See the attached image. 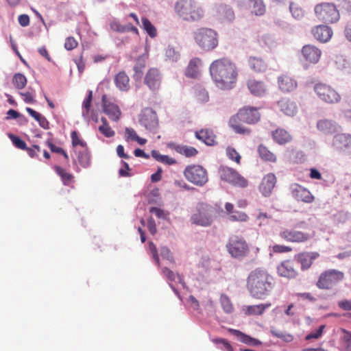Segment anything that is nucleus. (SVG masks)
<instances>
[{"label":"nucleus","mask_w":351,"mask_h":351,"mask_svg":"<svg viewBox=\"0 0 351 351\" xmlns=\"http://www.w3.org/2000/svg\"><path fill=\"white\" fill-rule=\"evenodd\" d=\"M313 89L317 97L324 103L333 104L341 101V95L330 85L317 83Z\"/></svg>","instance_id":"nucleus-8"},{"label":"nucleus","mask_w":351,"mask_h":351,"mask_svg":"<svg viewBox=\"0 0 351 351\" xmlns=\"http://www.w3.org/2000/svg\"><path fill=\"white\" fill-rule=\"evenodd\" d=\"M228 252L234 258H241L245 256L248 250V246L245 241L242 238L234 236L230 238L226 245Z\"/></svg>","instance_id":"nucleus-13"},{"label":"nucleus","mask_w":351,"mask_h":351,"mask_svg":"<svg viewBox=\"0 0 351 351\" xmlns=\"http://www.w3.org/2000/svg\"><path fill=\"white\" fill-rule=\"evenodd\" d=\"M12 82L16 88L22 89L27 84V78L23 74L18 73L14 74Z\"/></svg>","instance_id":"nucleus-49"},{"label":"nucleus","mask_w":351,"mask_h":351,"mask_svg":"<svg viewBox=\"0 0 351 351\" xmlns=\"http://www.w3.org/2000/svg\"><path fill=\"white\" fill-rule=\"evenodd\" d=\"M110 26L111 29L119 33H125L127 32L128 30V28L125 27V25H122L121 24H120L119 22L117 21H112L110 23Z\"/></svg>","instance_id":"nucleus-59"},{"label":"nucleus","mask_w":351,"mask_h":351,"mask_svg":"<svg viewBox=\"0 0 351 351\" xmlns=\"http://www.w3.org/2000/svg\"><path fill=\"white\" fill-rule=\"evenodd\" d=\"M271 136L274 141L279 145H285L292 139L289 132L282 128H278L272 132Z\"/></svg>","instance_id":"nucleus-31"},{"label":"nucleus","mask_w":351,"mask_h":351,"mask_svg":"<svg viewBox=\"0 0 351 351\" xmlns=\"http://www.w3.org/2000/svg\"><path fill=\"white\" fill-rule=\"evenodd\" d=\"M71 137L72 139V145L73 147H75L77 145H80L82 147H86V143L79 138L78 133L77 131H72L71 134Z\"/></svg>","instance_id":"nucleus-56"},{"label":"nucleus","mask_w":351,"mask_h":351,"mask_svg":"<svg viewBox=\"0 0 351 351\" xmlns=\"http://www.w3.org/2000/svg\"><path fill=\"white\" fill-rule=\"evenodd\" d=\"M166 58L171 62H177L180 57V51L175 47L169 45L165 51Z\"/></svg>","instance_id":"nucleus-48"},{"label":"nucleus","mask_w":351,"mask_h":351,"mask_svg":"<svg viewBox=\"0 0 351 351\" xmlns=\"http://www.w3.org/2000/svg\"><path fill=\"white\" fill-rule=\"evenodd\" d=\"M247 85L250 93L254 96L261 97L265 92V86L262 82L251 79L247 81Z\"/></svg>","instance_id":"nucleus-32"},{"label":"nucleus","mask_w":351,"mask_h":351,"mask_svg":"<svg viewBox=\"0 0 351 351\" xmlns=\"http://www.w3.org/2000/svg\"><path fill=\"white\" fill-rule=\"evenodd\" d=\"M141 23V27L151 38H155L156 36V29L148 19L142 17Z\"/></svg>","instance_id":"nucleus-41"},{"label":"nucleus","mask_w":351,"mask_h":351,"mask_svg":"<svg viewBox=\"0 0 351 351\" xmlns=\"http://www.w3.org/2000/svg\"><path fill=\"white\" fill-rule=\"evenodd\" d=\"M220 178L235 186L245 188L247 186V181L236 170L228 167H221L219 170Z\"/></svg>","instance_id":"nucleus-11"},{"label":"nucleus","mask_w":351,"mask_h":351,"mask_svg":"<svg viewBox=\"0 0 351 351\" xmlns=\"http://www.w3.org/2000/svg\"><path fill=\"white\" fill-rule=\"evenodd\" d=\"M270 332L273 336L282 339L285 342H291L293 339V337L291 334L283 332L274 327H271Z\"/></svg>","instance_id":"nucleus-46"},{"label":"nucleus","mask_w":351,"mask_h":351,"mask_svg":"<svg viewBox=\"0 0 351 351\" xmlns=\"http://www.w3.org/2000/svg\"><path fill=\"white\" fill-rule=\"evenodd\" d=\"M226 154L230 160L235 161L237 163H240L241 156L234 148L228 147L226 149Z\"/></svg>","instance_id":"nucleus-55"},{"label":"nucleus","mask_w":351,"mask_h":351,"mask_svg":"<svg viewBox=\"0 0 351 351\" xmlns=\"http://www.w3.org/2000/svg\"><path fill=\"white\" fill-rule=\"evenodd\" d=\"M184 175L188 181L198 186H204L208 180L207 171L198 165L187 166Z\"/></svg>","instance_id":"nucleus-9"},{"label":"nucleus","mask_w":351,"mask_h":351,"mask_svg":"<svg viewBox=\"0 0 351 351\" xmlns=\"http://www.w3.org/2000/svg\"><path fill=\"white\" fill-rule=\"evenodd\" d=\"M261 114L254 107H247L241 109L239 112L230 120V126L234 130L241 134H249L250 130L237 124V120L248 124H254L260 120Z\"/></svg>","instance_id":"nucleus-4"},{"label":"nucleus","mask_w":351,"mask_h":351,"mask_svg":"<svg viewBox=\"0 0 351 351\" xmlns=\"http://www.w3.org/2000/svg\"><path fill=\"white\" fill-rule=\"evenodd\" d=\"M229 218L231 221H245L248 217L243 212L234 211L230 215Z\"/></svg>","instance_id":"nucleus-57"},{"label":"nucleus","mask_w":351,"mask_h":351,"mask_svg":"<svg viewBox=\"0 0 351 351\" xmlns=\"http://www.w3.org/2000/svg\"><path fill=\"white\" fill-rule=\"evenodd\" d=\"M339 128V125L331 119H323L317 122V130L324 134H332L338 131Z\"/></svg>","instance_id":"nucleus-24"},{"label":"nucleus","mask_w":351,"mask_h":351,"mask_svg":"<svg viewBox=\"0 0 351 351\" xmlns=\"http://www.w3.org/2000/svg\"><path fill=\"white\" fill-rule=\"evenodd\" d=\"M93 100V91L89 90L87 95L82 102V109L90 110L91 103Z\"/></svg>","instance_id":"nucleus-64"},{"label":"nucleus","mask_w":351,"mask_h":351,"mask_svg":"<svg viewBox=\"0 0 351 351\" xmlns=\"http://www.w3.org/2000/svg\"><path fill=\"white\" fill-rule=\"evenodd\" d=\"M276 183V177L274 173H268L264 176L260 185V191L265 197L271 195Z\"/></svg>","instance_id":"nucleus-20"},{"label":"nucleus","mask_w":351,"mask_h":351,"mask_svg":"<svg viewBox=\"0 0 351 351\" xmlns=\"http://www.w3.org/2000/svg\"><path fill=\"white\" fill-rule=\"evenodd\" d=\"M194 40L198 47L205 51H210L218 45V34L210 28L197 29L194 32Z\"/></svg>","instance_id":"nucleus-5"},{"label":"nucleus","mask_w":351,"mask_h":351,"mask_svg":"<svg viewBox=\"0 0 351 351\" xmlns=\"http://www.w3.org/2000/svg\"><path fill=\"white\" fill-rule=\"evenodd\" d=\"M228 331L232 335L235 336L238 341L251 346H258L262 342L239 330L233 328H228Z\"/></svg>","instance_id":"nucleus-23"},{"label":"nucleus","mask_w":351,"mask_h":351,"mask_svg":"<svg viewBox=\"0 0 351 351\" xmlns=\"http://www.w3.org/2000/svg\"><path fill=\"white\" fill-rule=\"evenodd\" d=\"M258 152L260 157L266 161L276 162V156L274 154L271 152L267 147L263 145H260L258 147Z\"/></svg>","instance_id":"nucleus-38"},{"label":"nucleus","mask_w":351,"mask_h":351,"mask_svg":"<svg viewBox=\"0 0 351 351\" xmlns=\"http://www.w3.org/2000/svg\"><path fill=\"white\" fill-rule=\"evenodd\" d=\"M77 160L83 168H88L90 165V154L87 150L79 151L77 152Z\"/></svg>","instance_id":"nucleus-39"},{"label":"nucleus","mask_w":351,"mask_h":351,"mask_svg":"<svg viewBox=\"0 0 351 351\" xmlns=\"http://www.w3.org/2000/svg\"><path fill=\"white\" fill-rule=\"evenodd\" d=\"M250 6L252 8V12L257 16H261L265 12V6L262 0H249Z\"/></svg>","instance_id":"nucleus-42"},{"label":"nucleus","mask_w":351,"mask_h":351,"mask_svg":"<svg viewBox=\"0 0 351 351\" xmlns=\"http://www.w3.org/2000/svg\"><path fill=\"white\" fill-rule=\"evenodd\" d=\"M291 160L294 163H302L306 160L304 153L301 150H293L290 156Z\"/></svg>","instance_id":"nucleus-53"},{"label":"nucleus","mask_w":351,"mask_h":351,"mask_svg":"<svg viewBox=\"0 0 351 351\" xmlns=\"http://www.w3.org/2000/svg\"><path fill=\"white\" fill-rule=\"evenodd\" d=\"M270 332L273 336L282 339L285 342H291L293 339V337L291 334L283 332L274 327H271Z\"/></svg>","instance_id":"nucleus-45"},{"label":"nucleus","mask_w":351,"mask_h":351,"mask_svg":"<svg viewBox=\"0 0 351 351\" xmlns=\"http://www.w3.org/2000/svg\"><path fill=\"white\" fill-rule=\"evenodd\" d=\"M270 332L273 336L282 339L285 342H291L293 339V337L291 334L283 332L274 327H271Z\"/></svg>","instance_id":"nucleus-47"},{"label":"nucleus","mask_w":351,"mask_h":351,"mask_svg":"<svg viewBox=\"0 0 351 351\" xmlns=\"http://www.w3.org/2000/svg\"><path fill=\"white\" fill-rule=\"evenodd\" d=\"M213 208L205 203H199L196 206L195 213L191 217L193 223L203 227L210 226L213 222Z\"/></svg>","instance_id":"nucleus-6"},{"label":"nucleus","mask_w":351,"mask_h":351,"mask_svg":"<svg viewBox=\"0 0 351 351\" xmlns=\"http://www.w3.org/2000/svg\"><path fill=\"white\" fill-rule=\"evenodd\" d=\"M148 252L152 256L156 265L160 266L159 256L156 245L152 241L148 243Z\"/></svg>","instance_id":"nucleus-54"},{"label":"nucleus","mask_w":351,"mask_h":351,"mask_svg":"<svg viewBox=\"0 0 351 351\" xmlns=\"http://www.w3.org/2000/svg\"><path fill=\"white\" fill-rule=\"evenodd\" d=\"M201 60L198 58H193L190 60L185 71V75L191 78H195L197 76V66L200 64Z\"/></svg>","instance_id":"nucleus-35"},{"label":"nucleus","mask_w":351,"mask_h":351,"mask_svg":"<svg viewBox=\"0 0 351 351\" xmlns=\"http://www.w3.org/2000/svg\"><path fill=\"white\" fill-rule=\"evenodd\" d=\"M195 137L204 142L206 145L213 146L216 144L215 135L213 131L208 129H202L195 132Z\"/></svg>","instance_id":"nucleus-27"},{"label":"nucleus","mask_w":351,"mask_h":351,"mask_svg":"<svg viewBox=\"0 0 351 351\" xmlns=\"http://www.w3.org/2000/svg\"><path fill=\"white\" fill-rule=\"evenodd\" d=\"M99 131L107 138H110L114 136L115 132L108 125H100L98 128Z\"/></svg>","instance_id":"nucleus-61"},{"label":"nucleus","mask_w":351,"mask_h":351,"mask_svg":"<svg viewBox=\"0 0 351 351\" xmlns=\"http://www.w3.org/2000/svg\"><path fill=\"white\" fill-rule=\"evenodd\" d=\"M101 106L104 112L107 114L113 121H118L121 114L119 107L107 99L106 95H103L101 97Z\"/></svg>","instance_id":"nucleus-15"},{"label":"nucleus","mask_w":351,"mask_h":351,"mask_svg":"<svg viewBox=\"0 0 351 351\" xmlns=\"http://www.w3.org/2000/svg\"><path fill=\"white\" fill-rule=\"evenodd\" d=\"M210 73L217 87L230 89L236 82L238 71L235 64L228 58L213 61L210 65Z\"/></svg>","instance_id":"nucleus-2"},{"label":"nucleus","mask_w":351,"mask_h":351,"mask_svg":"<svg viewBox=\"0 0 351 351\" xmlns=\"http://www.w3.org/2000/svg\"><path fill=\"white\" fill-rule=\"evenodd\" d=\"M114 83L121 90L129 89V77L124 71L119 72L114 77Z\"/></svg>","instance_id":"nucleus-34"},{"label":"nucleus","mask_w":351,"mask_h":351,"mask_svg":"<svg viewBox=\"0 0 351 351\" xmlns=\"http://www.w3.org/2000/svg\"><path fill=\"white\" fill-rule=\"evenodd\" d=\"M289 10L293 18L296 20H301L305 15L304 10L298 4L293 2L290 3Z\"/></svg>","instance_id":"nucleus-43"},{"label":"nucleus","mask_w":351,"mask_h":351,"mask_svg":"<svg viewBox=\"0 0 351 351\" xmlns=\"http://www.w3.org/2000/svg\"><path fill=\"white\" fill-rule=\"evenodd\" d=\"M312 34L316 40L321 43H326L330 39L332 30L327 25H320L312 29Z\"/></svg>","instance_id":"nucleus-22"},{"label":"nucleus","mask_w":351,"mask_h":351,"mask_svg":"<svg viewBox=\"0 0 351 351\" xmlns=\"http://www.w3.org/2000/svg\"><path fill=\"white\" fill-rule=\"evenodd\" d=\"M54 169L56 173L61 178L63 184L68 185L73 178L72 174L66 173L62 167L58 165H56Z\"/></svg>","instance_id":"nucleus-44"},{"label":"nucleus","mask_w":351,"mask_h":351,"mask_svg":"<svg viewBox=\"0 0 351 351\" xmlns=\"http://www.w3.org/2000/svg\"><path fill=\"white\" fill-rule=\"evenodd\" d=\"M149 213L155 215L158 219H165L167 218V214L165 210L158 207H150Z\"/></svg>","instance_id":"nucleus-63"},{"label":"nucleus","mask_w":351,"mask_h":351,"mask_svg":"<svg viewBox=\"0 0 351 351\" xmlns=\"http://www.w3.org/2000/svg\"><path fill=\"white\" fill-rule=\"evenodd\" d=\"M271 303L261 304L257 305L247 306L245 311V314L247 315H261L264 311L271 306Z\"/></svg>","instance_id":"nucleus-33"},{"label":"nucleus","mask_w":351,"mask_h":351,"mask_svg":"<svg viewBox=\"0 0 351 351\" xmlns=\"http://www.w3.org/2000/svg\"><path fill=\"white\" fill-rule=\"evenodd\" d=\"M175 10L184 21H197L204 16V11L195 0H178Z\"/></svg>","instance_id":"nucleus-3"},{"label":"nucleus","mask_w":351,"mask_h":351,"mask_svg":"<svg viewBox=\"0 0 351 351\" xmlns=\"http://www.w3.org/2000/svg\"><path fill=\"white\" fill-rule=\"evenodd\" d=\"M161 77L157 69H149L145 75L144 83L152 90H158L160 86Z\"/></svg>","instance_id":"nucleus-18"},{"label":"nucleus","mask_w":351,"mask_h":351,"mask_svg":"<svg viewBox=\"0 0 351 351\" xmlns=\"http://www.w3.org/2000/svg\"><path fill=\"white\" fill-rule=\"evenodd\" d=\"M319 256L317 252H302L295 256L294 261L301 265V269H308L312 265L313 261Z\"/></svg>","instance_id":"nucleus-19"},{"label":"nucleus","mask_w":351,"mask_h":351,"mask_svg":"<svg viewBox=\"0 0 351 351\" xmlns=\"http://www.w3.org/2000/svg\"><path fill=\"white\" fill-rule=\"evenodd\" d=\"M212 341L216 344L219 349H223L222 346L225 348L226 351H234L232 346L230 343L225 339L223 338H215L212 339Z\"/></svg>","instance_id":"nucleus-52"},{"label":"nucleus","mask_w":351,"mask_h":351,"mask_svg":"<svg viewBox=\"0 0 351 351\" xmlns=\"http://www.w3.org/2000/svg\"><path fill=\"white\" fill-rule=\"evenodd\" d=\"M261 41L270 49L274 47L276 44L275 38L270 34L264 35L261 38Z\"/></svg>","instance_id":"nucleus-58"},{"label":"nucleus","mask_w":351,"mask_h":351,"mask_svg":"<svg viewBox=\"0 0 351 351\" xmlns=\"http://www.w3.org/2000/svg\"><path fill=\"white\" fill-rule=\"evenodd\" d=\"M175 150L178 153L184 155L186 157L195 156L198 153L197 150L195 147L187 145H178L175 147Z\"/></svg>","instance_id":"nucleus-40"},{"label":"nucleus","mask_w":351,"mask_h":351,"mask_svg":"<svg viewBox=\"0 0 351 351\" xmlns=\"http://www.w3.org/2000/svg\"><path fill=\"white\" fill-rule=\"evenodd\" d=\"M278 86L283 92H291L297 88L298 84L291 77L282 75L278 77Z\"/></svg>","instance_id":"nucleus-29"},{"label":"nucleus","mask_w":351,"mask_h":351,"mask_svg":"<svg viewBox=\"0 0 351 351\" xmlns=\"http://www.w3.org/2000/svg\"><path fill=\"white\" fill-rule=\"evenodd\" d=\"M335 64L337 68L343 73L351 74V61L343 56L336 58Z\"/></svg>","instance_id":"nucleus-36"},{"label":"nucleus","mask_w":351,"mask_h":351,"mask_svg":"<svg viewBox=\"0 0 351 351\" xmlns=\"http://www.w3.org/2000/svg\"><path fill=\"white\" fill-rule=\"evenodd\" d=\"M302 53L306 61L315 64L319 61L322 52L317 47L306 45L302 47Z\"/></svg>","instance_id":"nucleus-21"},{"label":"nucleus","mask_w":351,"mask_h":351,"mask_svg":"<svg viewBox=\"0 0 351 351\" xmlns=\"http://www.w3.org/2000/svg\"><path fill=\"white\" fill-rule=\"evenodd\" d=\"M280 237L289 242L301 243L309 239V234L295 230H285L280 233Z\"/></svg>","instance_id":"nucleus-17"},{"label":"nucleus","mask_w":351,"mask_h":351,"mask_svg":"<svg viewBox=\"0 0 351 351\" xmlns=\"http://www.w3.org/2000/svg\"><path fill=\"white\" fill-rule=\"evenodd\" d=\"M277 271L280 276L287 278H294L298 275V272L294 268L293 262L289 260L283 261L278 266Z\"/></svg>","instance_id":"nucleus-25"},{"label":"nucleus","mask_w":351,"mask_h":351,"mask_svg":"<svg viewBox=\"0 0 351 351\" xmlns=\"http://www.w3.org/2000/svg\"><path fill=\"white\" fill-rule=\"evenodd\" d=\"M291 190L293 197L298 201L306 203H311L313 201L314 197L311 192L298 184H291Z\"/></svg>","instance_id":"nucleus-16"},{"label":"nucleus","mask_w":351,"mask_h":351,"mask_svg":"<svg viewBox=\"0 0 351 351\" xmlns=\"http://www.w3.org/2000/svg\"><path fill=\"white\" fill-rule=\"evenodd\" d=\"M315 13L319 20L326 23H336L339 19V12L332 3H322L315 7Z\"/></svg>","instance_id":"nucleus-7"},{"label":"nucleus","mask_w":351,"mask_h":351,"mask_svg":"<svg viewBox=\"0 0 351 351\" xmlns=\"http://www.w3.org/2000/svg\"><path fill=\"white\" fill-rule=\"evenodd\" d=\"M332 147L343 154H351V136L348 134H338L334 136Z\"/></svg>","instance_id":"nucleus-14"},{"label":"nucleus","mask_w":351,"mask_h":351,"mask_svg":"<svg viewBox=\"0 0 351 351\" xmlns=\"http://www.w3.org/2000/svg\"><path fill=\"white\" fill-rule=\"evenodd\" d=\"M217 14L219 20L222 22H231L234 19V11L228 5H219L217 8Z\"/></svg>","instance_id":"nucleus-26"},{"label":"nucleus","mask_w":351,"mask_h":351,"mask_svg":"<svg viewBox=\"0 0 351 351\" xmlns=\"http://www.w3.org/2000/svg\"><path fill=\"white\" fill-rule=\"evenodd\" d=\"M147 58V56L145 54H143L136 59V63L133 68V78L135 81H140L142 79L143 71L146 66Z\"/></svg>","instance_id":"nucleus-28"},{"label":"nucleus","mask_w":351,"mask_h":351,"mask_svg":"<svg viewBox=\"0 0 351 351\" xmlns=\"http://www.w3.org/2000/svg\"><path fill=\"white\" fill-rule=\"evenodd\" d=\"M160 254L162 258L167 259L170 262L173 261V257L170 250L166 246H162L160 248Z\"/></svg>","instance_id":"nucleus-60"},{"label":"nucleus","mask_w":351,"mask_h":351,"mask_svg":"<svg viewBox=\"0 0 351 351\" xmlns=\"http://www.w3.org/2000/svg\"><path fill=\"white\" fill-rule=\"evenodd\" d=\"M220 303L223 311L226 313H231L233 311V306L230 298L225 294L220 297Z\"/></svg>","instance_id":"nucleus-50"},{"label":"nucleus","mask_w":351,"mask_h":351,"mask_svg":"<svg viewBox=\"0 0 351 351\" xmlns=\"http://www.w3.org/2000/svg\"><path fill=\"white\" fill-rule=\"evenodd\" d=\"M278 107L285 114L293 117L297 112V106L295 102L287 99L278 101Z\"/></svg>","instance_id":"nucleus-30"},{"label":"nucleus","mask_w":351,"mask_h":351,"mask_svg":"<svg viewBox=\"0 0 351 351\" xmlns=\"http://www.w3.org/2000/svg\"><path fill=\"white\" fill-rule=\"evenodd\" d=\"M8 136L9 138L12 141V144L17 148L21 149H27V145L25 142L21 139L19 136L14 135L12 133H8Z\"/></svg>","instance_id":"nucleus-51"},{"label":"nucleus","mask_w":351,"mask_h":351,"mask_svg":"<svg viewBox=\"0 0 351 351\" xmlns=\"http://www.w3.org/2000/svg\"><path fill=\"white\" fill-rule=\"evenodd\" d=\"M138 123L147 130H156L158 125L156 112L151 108H143L138 114Z\"/></svg>","instance_id":"nucleus-12"},{"label":"nucleus","mask_w":351,"mask_h":351,"mask_svg":"<svg viewBox=\"0 0 351 351\" xmlns=\"http://www.w3.org/2000/svg\"><path fill=\"white\" fill-rule=\"evenodd\" d=\"M324 328H325L324 325L319 326L318 329L315 332H313L308 334L306 336L305 339L306 340H310L312 339H319L322 335Z\"/></svg>","instance_id":"nucleus-62"},{"label":"nucleus","mask_w":351,"mask_h":351,"mask_svg":"<svg viewBox=\"0 0 351 351\" xmlns=\"http://www.w3.org/2000/svg\"><path fill=\"white\" fill-rule=\"evenodd\" d=\"M250 66L252 69L256 72L265 71L267 64L261 58L251 57L249 60Z\"/></svg>","instance_id":"nucleus-37"},{"label":"nucleus","mask_w":351,"mask_h":351,"mask_svg":"<svg viewBox=\"0 0 351 351\" xmlns=\"http://www.w3.org/2000/svg\"><path fill=\"white\" fill-rule=\"evenodd\" d=\"M344 274L337 269H328L322 273L317 286L319 289H329L343 280Z\"/></svg>","instance_id":"nucleus-10"},{"label":"nucleus","mask_w":351,"mask_h":351,"mask_svg":"<svg viewBox=\"0 0 351 351\" xmlns=\"http://www.w3.org/2000/svg\"><path fill=\"white\" fill-rule=\"evenodd\" d=\"M247 289L250 295L258 300H264L269 296L275 287V281L268 271L256 268L247 278Z\"/></svg>","instance_id":"nucleus-1"}]
</instances>
